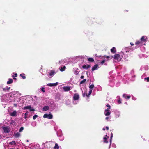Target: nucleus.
<instances>
[{"mask_svg": "<svg viewBox=\"0 0 149 149\" xmlns=\"http://www.w3.org/2000/svg\"><path fill=\"white\" fill-rule=\"evenodd\" d=\"M58 84L57 82L54 83H49L47 84V85L48 86L52 87L54 86H56Z\"/></svg>", "mask_w": 149, "mask_h": 149, "instance_id": "nucleus-5", "label": "nucleus"}, {"mask_svg": "<svg viewBox=\"0 0 149 149\" xmlns=\"http://www.w3.org/2000/svg\"><path fill=\"white\" fill-rule=\"evenodd\" d=\"M79 95L78 94L76 93L74 95L73 99L74 100H78L79 98Z\"/></svg>", "mask_w": 149, "mask_h": 149, "instance_id": "nucleus-3", "label": "nucleus"}, {"mask_svg": "<svg viewBox=\"0 0 149 149\" xmlns=\"http://www.w3.org/2000/svg\"><path fill=\"white\" fill-rule=\"evenodd\" d=\"M3 91L6 92L7 90V88H3Z\"/></svg>", "mask_w": 149, "mask_h": 149, "instance_id": "nucleus-36", "label": "nucleus"}, {"mask_svg": "<svg viewBox=\"0 0 149 149\" xmlns=\"http://www.w3.org/2000/svg\"><path fill=\"white\" fill-rule=\"evenodd\" d=\"M14 76H12V77H13Z\"/></svg>", "mask_w": 149, "mask_h": 149, "instance_id": "nucleus-58", "label": "nucleus"}, {"mask_svg": "<svg viewBox=\"0 0 149 149\" xmlns=\"http://www.w3.org/2000/svg\"><path fill=\"white\" fill-rule=\"evenodd\" d=\"M111 142H112V140H111V139L110 138V145H111Z\"/></svg>", "mask_w": 149, "mask_h": 149, "instance_id": "nucleus-44", "label": "nucleus"}, {"mask_svg": "<svg viewBox=\"0 0 149 149\" xmlns=\"http://www.w3.org/2000/svg\"><path fill=\"white\" fill-rule=\"evenodd\" d=\"M110 111H105L104 112L105 115L106 116H108L110 115L111 112Z\"/></svg>", "mask_w": 149, "mask_h": 149, "instance_id": "nucleus-16", "label": "nucleus"}, {"mask_svg": "<svg viewBox=\"0 0 149 149\" xmlns=\"http://www.w3.org/2000/svg\"><path fill=\"white\" fill-rule=\"evenodd\" d=\"M14 105L15 107H17V104H16V103L14 104Z\"/></svg>", "mask_w": 149, "mask_h": 149, "instance_id": "nucleus-42", "label": "nucleus"}, {"mask_svg": "<svg viewBox=\"0 0 149 149\" xmlns=\"http://www.w3.org/2000/svg\"><path fill=\"white\" fill-rule=\"evenodd\" d=\"M109 136H108V137H107V138H109Z\"/></svg>", "mask_w": 149, "mask_h": 149, "instance_id": "nucleus-56", "label": "nucleus"}, {"mask_svg": "<svg viewBox=\"0 0 149 149\" xmlns=\"http://www.w3.org/2000/svg\"><path fill=\"white\" fill-rule=\"evenodd\" d=\"M8 149H15L14 148H8Z\"/></svg>", "mask_w": 149, "mask_h": 149, "instance_id": "nucleus-52", "label": "nucleus"}, {"mask_svg": "<svg viewBox=\"0 0 149 149\" xmlns=\"http://www.w3.org/2000/svg\"><path fill=\"white\" fill-rule=\"evenodd\" d=\"M104 57L107 58H110L111 59L113 57V56H109L106 55H105Z\"/></svg>", "mask_w": 149, "mask_h": 149, "instance_id": "nucleus-30", "label": "nucleus"}, {"mask_svg": "<svg viewBox=\"0 0 149 149\" xmlns=\"http://www.w3.org/2000/svg\"><path fill=\"white\" fill-rule=\"evenodd\" d=\"M92 90L90 89H89V95H91V93L92 92Z\"/></svg>", "mask_w": 149, "mask_h": 149, "instance_id": "nucleus-37", "label": "nucleus"}, {"mask_svg": "<svg viewBox=\"0 0 149 149\" xmlns=\"http://www.w3.org/2000/svg\"><path fill=\"white\" fill-rule=\"evenodd\" d=\"M44 118H47L49 119H51L53 118V115L51 114H48L46 113L44 114L43 116Z\"/></svg>", "mask_w": 149, "mask_h": 149, "instance_id": "nucleus-1", "label": "nucleus"}, {"mask_svg": "<svg viewBox=\"0 0 149 149\" xmlns=\"http://www.w3.org/2000/svg\"><path fill=\"white\" fill-rule=\"evenodd\" d=\"M145 36H143L141 37L140 39V40L142 41V42H143V43L144 42H145L146 41V39H145Z\"/></svg>", "mask_w": 149, "mask_h": 149, "instance_id": "nucleus-18", "label": "nucleus"}, {"mask_svg": "<svg viewBox=\"0 0 149 149\" xmlns=\"http://www.w3.org/2000/svg\"><path fill=\"white\" fill-rule=\"evenodd\" d=\"M17 73H15V77H17Z\"/></svg>", "mask_w": 149, "mask_h": 149, "instance_id": "nucleus-49", "label": "nucleus"}, {"mask_svg": "<svg viewBox=\"0 0 149 149\" xmlns=\"http://www.w3.org/2000/svg\"><path fill=\"white\" fill-rule=\"evenodd\" d=\"M111 52L112 53H115L116 52V48L115 47H113L111 49Z\"/></svg>", "mask_w": 149, "mask_h": 149, "instance_id": "nucleus-14", "label": "nucleus"}, {"mask_svg": "<svg viewBox=\"0 0 149 149\" xmlns=\"http://www.w3.org/2000/svg\"><path fill=\"white\" fill-rule=\"evenodd\" d=\"M121 101L122 100L120 98L119 100H118V104H120L121 103Z\"/></svg>", "mask_w": 149, "mask_h": 149, "instance_id": "nucleus-31", "label": "nucleus"}, {"mask_svg": "<svg viewBox=\"0 0 149 149\" xmlns=\"http://www.w3.org/2000/svg\"><path fill=\"white\" fill-rule=\"evenodd\" d=\"M13 82V80L12 79H9V81H8L7 82V83L8 84H9Z\"/></svg>", "mask_w": 149, "mask_h": 149, "instance_id": "nucleus-19", "label": "nucleus"}, {"mask_svg": "<svg viewBox=\"0 0 149 149\" xmlns=\"http://www.w3.org/2000/svg\"><path fill=\"white\" fill-rule=\"evenodd\" d=\"M86 93H83L82 94V95L83 97H85V96H86Z\"/></svg>", "mask_w": 149, "mask_h": 149, "instance_id": "nucleus-41", "label": "nucleus"}, {"mask_svg": "<svg viewBox=\"0 0 149 149\" xmlns=\"http://www.w3.org/2000/svg\"><path fill=\"white\" fill-rule=\"evenodd\" d=\"M49 109V107L48 106H45L43 108V111H47Z\"/></svg>", "mask_w": 149, "mask_h": 149, "instance_id": "nucleus-12", "label": "nucleus"}, {"mask_svg": "<svg viewBox=\"0 0 149 149\" xmlns=\"http://www.w3.org/2000/svg\"><path fill=\"white\" fill-rule=\"evenodd\" d=\"M143 42H142L140 40L137 41L135 43V44L136 45H140V46H142L143 45Z\"/></svg>", "mask_w": 149, "mask_h": 149, "instance_id": "nucleus-4", "label": "nucleus"}, {"mask_svg": "<svg viewBox=\"0 0 149 149\" xmlns=\"http://www.w3.org/2000/svg\"><path fill=\"white\" fill-rule=\"evenodd\" d=\"M107 138L106 137H104L103 138L104 142L106 143H108V141H107Z\"/></svg>", "mask_w": 149, "mask_h": 149, "instance_id": "nucleus-26", "label": "nucleus"}, {"mask_svg": "<svg viewBox=\"0 0 149 149\" xmlns=\"http://www.w3.org/2000/svg\"><path fill=\"white\" fill-rule=\"evenodd\" d=\"M98 67V65L97 64H95L94 66L92 67V70L93 71L96 70Z\"/></svg>", "mask_w": 149, "mask_h": 149, "instance_id": "nucleus-11", "label": "nucleus"}, {"mask_svg": "<svg viewBox=\"0 0 149 149\" xmlns=\"http://www.w3.org/2000/svg\"><path fill=\"white\" fill-rule=\"evenodd\" d=\"M106 106L108 108L105 109V111H110V109L111 107L110 106L109 104H107L106 105Z\"/></svg>", "mask_w": 149, "mask_h": 149, "instance_id": "nucleus-21", "label": "nucleus"}, {"mask_svg": "<svg viewBox=\"0 0 149 149\" xmlns=\"http://www.w3.org/2000/svg\"><path fill=\"white\" fill-rule=\"evenodd\" d=\"M9 144L10 145H14L16 146L17 145V144L15 142V141H12L9 143Z\"/></svg>", "mask_w": 149, "mask_h": 149, "instance_id": "nucleus-20", "label": "nucleus"}, {"mask_svg": "<svg viewBox=\"0 0 149 149\" xmlns=\"http://www.w3.org/2000/svg\"><path fill=\"white\" fill-rule=\"evenodd\" d=\"M71 87L70 86H64L63 87V89L65 92L69 91Z\"/></svg>", "mask_w": 149, "mask_h": 149, "instance_id": "nucleus-6", "label": "nucleus"}, {"mask_svg": "<svg viewBox=\"0 0 149 149\" xmlns=\"http://www.w3.org/2000/svg\"><path fill=\"white\" fill-rule=\"evenodd\" d=\"M17 112L15 110L13 112L10 113V115L11 116H15L16 115Z\"/></svg>", "mask_w": 149, "mask_h": 149, "instance_id": "nucleus-13", "label": "nucleus"}, {"mask_svg": "<svg viewBox=\"0 0 149 149\" xmlns=\"http://www.w3.org/2000/svg\"><path fill=\"white\" fill-rule=\"evenodd\" d=\"M56 73V72L54 70H51L50 73L49 74V75L50 76H52Z\"/></svg>", "mask_w": 149, "mask_h": 149, "instance_id": "nucleus-10", "label": "nucleus"}, {"mask_svg": "<svg viewBox=\"0 0 149 149\" xmlns=\"http://www.w3.org/2000/svg\"><path fill=\"white\" fill-rule=\"evenodd\" d=\"M105 136H107V135H106Z\"/></svg>", "mask_w": 149, "mask_h": 149, "instance_id": "nucleus-55", "label": "nucleus"}, {"mask_svg": "<svg viewBox=\"0 0 149 149\" xmlns=\"http://www.w3.org/2000/svg\"><path fill=\"white\" fill-rule=\"evenodd\" d=\"M41 91L43 92H45V88H41Z\"/></svg>", "mask_w": 149, "mask_h": 149, "instance_id": "nucleus-35", "label": "nucleus"}, {"mask_svg": "<svg viewBox=\"0 0 149 149\" xmlns=\"http://www.w3.org/2000/svg\"><path fill=\"white\" fill-rule=\"evenodd\" d=\"M88 61L89 62H93L94 61V59L90 57L88 58Z\"/></svg>", "mask_w": 149, "mask_h": 149, "instance_id": "nucleus-23", "label": "nucleus"}, {"mask_svg": "<svg viewBox=\"0 0 149 149\" xmlns=\"http://www.w3.org/2000/svg\"><path fill=\"white\" fill-rule=\"evenodd\" d=\"M23 110L29 109L30 111H32L34 110V109L31 108V105H29L28 106H25L23 108Z\"/></svg>", "mask_w": 149, "mask_h": 149, "instance_id": "nucleus-2", "label": "nucleus"}, {"mask_svg": "<svg viewBox=\"0 0 149 149\" xmlns=\"http://www.w3.org/2000/svg\"><path fill=\"white\" fill-rule=\"evenodd\" d=\"M106 130H109V127H107V126L106 127Z\"/></svg>", "mask_w": 149, "mask_h": 149, "instance_id": "nucleus-46", "label": "nucleus"}, {"mask_svg": "<svg viewBox=\"0 0 149 149\" xmlns=\"http://www.w3.org/2000/svg\"><path fill=\"white\" fill-rule=\"evenodd\" d=\"M86 81V79H83L82 81H81V82L80 83V84H82L84 83Z\"/></svg>", "mask_w": 149, "mask_h": 149, "instance_id": "nucleus-27", "label": "nucleus"}, {"mask_svg": "<svg viewBox=\"0 0 149 149\" xmlns=\"http://www.w3.org/2000/svg\"><path fill=\"white\" fill-rule=\"evenodd\" d=\"M123 97L125 98V99H129L131 97V95H127L126 94H123Z\"/></svg>", "mask_w": 149, "mask_h": 149, "instance_id": "nucleus-8", "label": "nucleus"}, {"mask_svg": "<svg viewBox=\"0 0 149 149\" xmlns=\"http://www.w3.org/2000/svg\"><path fill=\"white\" fill-rule=\"evenodd\" d=\"M25 74L24 73L21 74H20V76L22 77V78L24 79H25L26 78V77L25 76Z\"/></svg>", "mask_w": 149, "mask_h": 149, "instance_id": "nucleus-24", "label": "nucleus"}, {"mask_svg": "<svg viewBox=\"0 0 149 149\" xmlns=\"http://www.w3.org/2000/svg\"><path fill=\"white\" fill-rule=\"evenodd\" d=\"M90 95H89V93H88V94H86V96H87V97H89Z\"/></svg>", "mask_w": 149, "mask_h": 149, "instance_id": "nucleus-45", "label": "nucleus"}, {"mask_svg": "<svg viewBox=\"0 0 149 149\" xmlns=\"http://www.w3.org/2000/svg\"><path fill=\"white\" fill-rule=\"evenodd\" d=\"M145 80H146L147 82H149V77H146L144 79Z\"/></svg>", "mask_w": 149, "mask_h": 149, "instance_id": "nucleus-34", "label": "nucleus"}, {"mask_svg": "<svg viewBox=\"0 0 149 149\" xmlns=\"http://www.w3.org/2000/svg\"><path fill=\"white\" fill-rule=\"evenodd\" d=\"M13 78L14 79H15V80L16 79V78L15 77H13Z\"/></svg>", "mask_w": 149, "mask_h": 149, "instance_id": "nucleus-51", "label": "nucleus"}, {"mask_svg": "<svg viewBox=\"0 0 149 149\" xmlns=\"http://www.w3.org/2000/svg\"><path fill=\"white\" fill-rule=\"evenodd\" d=\"M105 60H103L102 61H101V63L102 64H103L105 62Z\"/></svg>", "mask_w": 149, "mask_h": 149, "instance_id": "nucleus-38", "label": "nucleus"}, {"mask_svg": "<svg viewBox=\"0 0 149 149\" xmlns=\"http://www.w3.org/2000/svg\"><path fill=\"white\" fill-rule=\"evenodd\" d=\"M120 55L118 54H116L114 56V59L118 60L120 58Z\"/></svg>", "mask_w": 149, "mask_h": 149, "instance_id": "nucleus-9", "label": "nucleus"}, {"mask_svg": "<svg viewBox=\"0 0 149 149\" xmlns=\"http://www.w3.org/2000/svg\"><path fill=\"white\" fill-rule=\"evenodd\" d=\"M80 78L81 79H83L84 78V76L83 75H82L81 76Z\"/></svg>", "mask_w": 149, "mask_h": 149, "instance_id": "nucleus-43", "label": "nucleus"}, {"mask_svg": "<svg viewBox=\"0 0 149 149\" xmlns=\"http://www.w3.org/2000/svg\"><path fill=\"white\" fill-rule=\"evenodd\" d=\"M27 142H28V140H27Z\"/></svg>", "mask_w": 149, "mask_h": 149, "instance_id": "nucleus-57", "label": "nucleus"}, {"mask_svg": "<svg viewBox=\"0 0 149 149\" xmlns=\"http://www.w3.org/2000/svg\"><path fill=\"white\" fill-rule=\"evenodd\" d=\"M130 45H131V46H133V45H134V44H133V43H132L131 42L130 43Z\"/></svg>", "mask_w": 149, "mask_h": 149, "instance_id": "nucleus-47", "label": "nucleus"}, {"mask_svg": "<svg viewBox=\"0 0 149 149\" xmlns=\"http://www.w3.org/2000/svg\"><path fill=\"white\" fill-rule=\"evenodd\" d=\"M24 129V128L23 127H21L19 130V132H21Z\"/></svg>", "mask_w": 149, "mask_h": 149, "instance_id": "nucleus-33", "label": "nucleus"}, {"mask_svg": "<svg viewBox=\"0 0 149 149\" xmlns=\"http://www.w3.org/2000/svg\"><path fill=\"white\" fill-rule=\"evenodd\" d=\"M109 118V117H107L106 118H105V119L106 120H108V119Z\"/></svg>", "mask_w": 149, "mask_h": 149, "instance_id": "nucleus-50", "label": "nucleus"}, {"mask_svg": "<svg viewBox=\"0 0 149 149\" xmlns=\"http://www.w3.org/2000/svg\"><path fill=\"white\" fill-rule=\"evenodd\" d=\"M28 112H26L25 113V116H26L27 115H28Z\"/></svg>", "mask_w": 149, "mask_h": 149, "instance_id": "nucleus-48", "label": "nucleus"}, {"mask_svg": "<svg viewBox=\"0 0 149 149\" xmlns=\"http://www.w3.org/2000/svg\"><path fill=\"white\" fill-rule=\"evenodd\" d=\"M91 67L90 65H84L82 66V68L84 69H87Z\"/></svg>", "mask_w": 149, "mask_h": 149, "instance_id": "nucleus-15", "label": "nucleus"}, {"mask_svg": "<svg viewBox=\"0 0 149 149\" xmlns=\"http://www.w3.org/2000/svg\"><path fill=\"white\" fill-rule=\"evenodd\" d=\"M103 130L104 131L105 130V129L104 128H103Z\"/></svg>", "mask_w": 149, "mask_h": 149, "instance_id": "nucleus-53", "label": "nucleus"}, {"mask_svg": "<svg viewBox=\"0 0 149 149\" xmlns=\"http://www.w3.org/2000/svg\"><path fill=\"white\" fill-rule=\"evenodd\" d=\"M59 146L58 145L57 143H56L55 144V146L54 147V149H59Z\"/></svg>", "mask_w": 149, "mask_h": 149, "instance_id": "nucleus-25", "label": "nucleus"}, {"mask_svg": "<svg viewBox=\"0 0 149 149\" xmlns=\"http://www.w3.org/2000/svg\"><path fill=\"white\" fill-rule=\"evenodd\" d=\"M65 68L66 67L65 66H64L63 67H61L60 68V70L62 72L64 71L65 70Z\"/></svg>", "mask_w": 149, "mask_h": 149, "instance_id": "nucleus-17", "label": "nucleus"}, {"mask_svg": "<svg viewBox=\"0 0 149 149\" xmlns=\"http://www.w3.org/2000/svg\"><path fill=\"white\" fill-rule=\"evenodd\" d=\"M113 136V134L112 133H111V137H110V138L111 139H112Z\"/></svg>", "mask_w": 149, "mask_h": 149, "instance_id": "nucleus-40", "label": "nucleus"}, {"mask_svg": "<svg viewBox=\"0 0 149 149\" xmlns=\"http://www.w3.org/2000/svg\"><path fill=\"white\" fill-rule=\"evenodd\" d=\"M26 116L24 117V118H26V116Z\"/></svg>", "mask_w": 149, "mask_h": 149, "instance_id": "nucleus-54", "label": "nucleus"}, {"mask_svg": "<svg viewBox=\"0 0 149 149\" xmlns=\"http://www.w3.org/2000/svg\"><path fill=\"white\" fill-rule=\"evenodd\" d=\"M3 129L4 130L5 132L8 133L10 132V130L9 128L7 127H3Z\"/></svg>", "mask_w": 149, "mask_h": 149, "instance_id": "nucleus-7", "label": "nucleus"}, {"mask_svg": "<svg viewBox=\"0 0 149 149\" xmlns=\"http://www.w3.org/2000/svg\"><path fill=\"white\" fill-rule=\"evenodd\" d=\"M10 87H8V86H7V92H8L9 91L8 90L10 89Z\"/></svg>", "mask_w": 149, "mask_h": 149, "instance_id": "nucleus-39", "label": "nucleus"}, {"mask_svg": "<svg viewBox=\"0 0 149 149\" xmlns=\"http://www.w3.org/2000/svg\"><path fill=\"white\" fill-rule=\"evenodd\" d=\"M78 70V69L77 68H76L75 70V72H74V73L75 74H79V72L78 71H77Z\"/></svg>", "mask_w": 149, "mask_h": 149, "instance_id": "nucleus-29", "label": "nucleus"}, {"mask_svg": "<svg viewBox=\"0 0 149 149\" xmlns=\"http://www.w3.org/2000/svg\"><path fill=\"white\" fill-rule=\"evenodd\" d=\"M20 136V133L17 132V133H15V134H14V136H15V137L16 138H18Z\"/></svg>", "mask_w": 149, "mask_h": 149, "instance_id": "nucleus-22", "label": "nucleus"}, {"mask_svg": "<svg viewBox=\"0 0 149 149\" xmlns=\"http://www.w3.org/2000/svg\"><path fill=\"white\" fill-rule=\"evenodd\" d=\"M38 117V115H35L33 117V118L34 120L36 119V118Z\"/></svg>", "mask_w": 149, "mask_h": 149, "instance_id": "nucleus-32", "label": "nucleus"}, {"mask_svg": "<svg viewBox=\"0 0 149 149\" xmlns=\"http://www.w3.org/2000/svg\"><path fill=\"white\" fill-rule=\"evenodd\" d=\"M94 84H93L90 85L89 86V88H90V89L92 90V89L94 88Z\"/></svg>", "mask_w": 149, "mask_h": 149, "instance_id": "nucleus-28", "label": "nucleus"}]
</instances>
